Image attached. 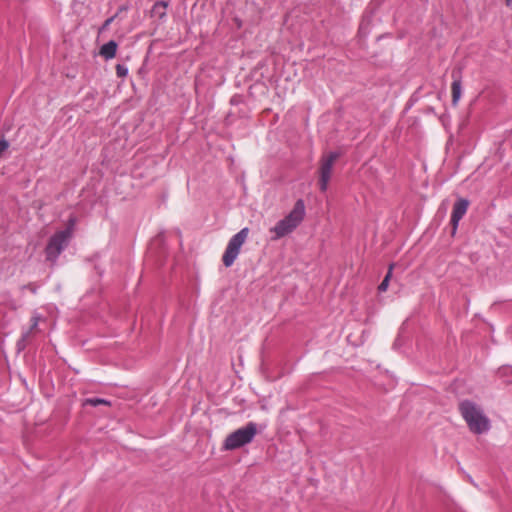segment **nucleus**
Returning a JSON list of instances; mask_svg holds the SVG:
<instances>
[{
	"label": "nucleus",
	"instance_id": "obj_17",
	"mask_svg": "<svg viewBox=\"0 0 512 512\" xmlns=\"http://www.w3.org/2000/svg\"><path fill=\"white\" fill-rule=\"evenodd\" d=\"M39 321H40V315L37 313L33 314V316L31 317L30 328L27 330V331H30V334L32 333V331H34L38 328Z\"/></svg>",
	"mask_w": 512,
	"mask_h": 512
},
{
	"label": "nucleus",
	"instance_id": "obj_9",
	"mask_svg": "<svg viewBox=\"0 0 512 512\" xmlns=\"http://www.w3.org/2000/svg\"><path fill=\"white\" fill-rule=\"evenodd\" d=\"M453 82L451 85L452 90V102L454 105L458 103L462 95V84L460 78L456 75V72L452 73Z\"/></svg>",
	"mask_w": 512,
	"mask_h": 512
},
{
	"label": "nucleus",
	"instance_id": "obj_7",
	"mask_svg": "<svg viewBox=\"0 0 512 512\" xmlns=\"http://www.w3.org/2000/svg\"><path fill=\"white\" fill-rule=\"evenodd\" d=\"M469 206V201L465 198H459L453 205L451 213V224L453 226V232L456 231L459 221L466 214Z\"/></svg>",
	"mask_w": 512,
	"mask_h": 512
},
{
	"label": "nucleus",
	"instance_id": "obj_5",
	"mask_svg": "<svg viewBox=\"0 0 512 512\" xmlns=\"http://www.w3.org/2000/svg\"><path fill=\"white\" fill-rule=\"evenodd\" d=\"M248 228H243L229 240L222 257L225 267H230L239 255L240 249L248 236Z\"/></svg>",
	"mask_w": 512,
	"mask_h": 512
},
{
	"label": "nucleus",
	"instance_id": "obj_13",
	"mask_svg": "<svg viewBox=\"0 0 512 512\" xmlns=\"http://www.w3.org/2000/svg\"><path fill=\"white\" fill-rule=\"evenodd\" d=\"M86 404H89L90 406H93V407H97L99 405H110V402L104 398L93 397V398H88L86 400Z\"/></svg>",
	"mask_w": 512,
	"mask_h": 512
},
{
	"label": "nucleus",
	"instance_id": "obj_14",
	"mask_svg": "<svg viewBox=\"0 0 512 512\" xmlns=\"http://www.w3.org/2000/svg\"><path fill=\"white\" fill-rule=\"evenodd\" d=\"M498 374L500 377H508L507 381L512 382V367L511 366H503L498 370Z\"/></svg>",
	"mask_w": 512,
	"mask_h": 512
},
{
	"label": "nucleus",
	"instance_id": "obj_4",
	"mask_svg": "<svg viewBox=\"0 0 512 512\" xmlns=\"http://www.w3.org/2000/svg\"><path fill=\"white\" fill-rule=\"evenodd\" d=\"M257 434V424L248 422L245 426L238 428L230 433L223 444V448L228 451L236 450L253 441Z\"/></svg>",
	"mask_w": 512,
	"mask_h": 512
},
{
	"label": "nucleus",
	"instance_id": "obj_20",
	"mask_svg": "<svg viewBox=\"0 0 512 512\" xmlns=\"http://www.w3.org/2000/svg\"><path fill=\"white\" fill-rule=\"evenodd\" d=\"M506 1H507V3H509L511 0H506Z\"/></svg>",
	"mask_w": 512,
	"mask_h": 512
},
{
	"label": "nucleus",
	"instance_id": "obj_16",
	"mask_svg": "<svg viewBox=\"0 0 512 512\" xmlns=\"http://www.w3.org/2000/svg\"><path fill=\"white\" fill-rule=\"evenodd\" d=\"M128 67L124 64H117L116 65V74L118 77L123 78L127 76L128 74Z\"/></svg>",
	"mask_w": 512,
	"mask_h": 512
},
{
	"label": "nucleus",
	"instance_id": "obj_6",
	"mask_svg": "<svg viewBox=\"0 0 512 512\" xmlns=\"http://www.w3.org/2000/svg\"><path fill=\"white\" fill-rule=\"evenodd\" d=\"M340 157V153L337 151H331L321 158L319 168V187L322 192H326L328 183L331 178L332 168L335 161Z\"/></svg>",
	"mask_w": 512,
	"mask_h": 512
},
{
	"label": "nucleus",
	"instance_id": "obj_18",
	"mask_svg": "<svg viewBox=\"0 0 512 512\" xmlns=\"http://www.w3.org/2000/svg\"><path fill=\"white\" fill-rule=\"evenodd\" d=\"M116 17H117V14L106 19L99 31L103 32V31L107 30L108 27L112 24V22L115 20Z\"/></svg>",
	"mask_w": 512,
	"mask_h": 512
},
{
	"label": "nucleus",
	"instance_id": "obj_1",
	"mask_svg": "<svg viewBox=\"0 0 512 512\" xmlns=\"http://www.w3.org/2000/svg\"><path fill=\"white\" fill-rule=\"evenodd\" d=\"M459 411L468 428L474 434H483L490 430V420L484 414L482 408L473 401H461L459 403Z\"/></svg>",
	"mask_w": 512,
	"mask_h": 512
},
{
	"label": "nucleus",
	"instance_id": "obj_12",
	"mask_svg": "<svg viewBox=\"0 0 512 512\" xmlns=\"http://www.w3.org/2000/svg\"><path fill=\"white\" fill-rule=\"evenodd\" d=\"M393 264L389 266L388 272L385 275L384 279L378 286L379 292H385L388 289L390 279L392 277Z\"/></svg>",
	"mask_w": 512,
	"mask_h": 512
},
{
	"label": "nucleus",
	"instance_id": "obj_3",
	"mask_svg": "<svg viewBox=\"0 0 512 512\" xmlns=\"http://www.w3.org/2000/svg\"><path fill=\"white\" fill-rule=\"evenodd\" d=\"M304 216V201L302 199H298L290 213L270 229V232L274 234L272 239L277 240L291 233L302 222Z\"/></svg>",
	"mask_w": 512,
	"mask_h": 512
},
{
	"label": "nucleus",
	"instance_id": "obj_10",
	"mask_svg": "<svg viewBox=\"0 0 512 512\" xmlns=\"http://www.w3.org/2000/svg\"><path fill=\"white\" fill-rule=\"evenodd\" d=\"M168 7V2L166 1H157L154 3L151 14L153 17L158 18L160 21H164L166 18V10Z\"/></svg>",
	"mask_w": 512,
	"mask_h": 512
},
{
	"label": "nucleus",
	"instance_id": "obj_19",
	"mask_svg": "<svg viewBox=\"0 0 512 512\" xmlns=\"http://www.w3.org/2000/svg\"><path fill=\"white\" fill-rule=\"evenodd\" d=\"M9 147V142L5 139L0 140V155L7 150Z\"/></svg>",
	"mask_w": 512,
	"mask_h": 512
},
{
	"label": "nucleus",
	"instance_id": "obj_8",
	"mask_svg": "<svg viewBox=\"0 0 512 512\" xmlns=\"http://www.w3.org/2000/svg\"><path fill=\"white\" fill-rule=\"evenodd\" d=\"M118 44L114 40H110L100 48V55L105 60H110L115 57Z\"/></svg>",
	"mask_w": 512,
	"mask_h": 512
},
{
	"label": "nucleus",
	"instance_id": "obj_11",
	"mask_svg": "<svg viewBox=\"0 0 512 512\" xmlns=\"http://www.w3.org/2000/svg\"><path fill=\"white\" fill-rule=\"evenodd\" d=\"M372 18H373V15H372L371 11H366L363 14L362 20L359 25V34L362 37H366L370 33V26L372 23Z\"/></svg>",
	"mask_w": 512,
	"mask_h": 512
},
{
	"label": "nucleus",
	"instance_id": "obj_15",
	"mask_svg": "<svg viewBox=\"0 0 512 512\" xmlns=\"http://www.w3.org/2000/svg\"><path fill=\"white\" fill-rule=\"evenodd\" d=\"M29 337H30V331H25L22 333L20 340L17 342V346H18L19 350L25 348L26 342L29 339Z\"/></svg>",
	"mask_w": 512,
	"mask_h": 512
},
{
	"label": "nucleus",
	"instance_id": "obj_2",
	"mask_svg": "<svg viewBox=\"0 0 512 512\" xmlns=\"http://www.w3.org/2000/svg\"><path fill=\"white\" fill-rule=\"evenodd\" d=\"M75 224L76 219L74 217H71L69 218L65 229L57 231L55 234L51 236L45 248L47 261H49L52 264H55L57 262L58 257L66 249L72 238Z\"/></svg>",
	"mask_w": 512,
	"mask_h": 512
}]
</instances>
